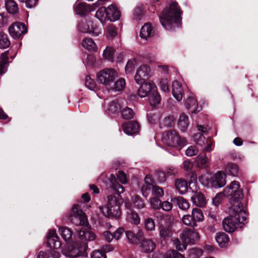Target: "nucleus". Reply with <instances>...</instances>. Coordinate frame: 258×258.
Returning a JSON list of instances; mask_svg holds the SVG:
<instances>
[{
	"instance_id": "41",
	"label": "nucleus",
	"mask_w": 258,
	"mask_h": 258,
	"mask_svg": "<svg viewBox=\"0 0 258 258\" xmlns=\"http://www.w3.org/2000/svg\"><path fill=\"white\" fill-rule=\"evenodd\" d=\"M144 15L143 6L141 5L137 6L133 11V19L136 21L142 20Z\"/></svg>"
},
{
	"instance_id": "50",
	"label": "nucleus",
	"mask_w": 258,
	"mask_h": 258,
	"mask_svg": "<svg viewBox=\"0 0 258 258\" xmlns=\"http://www.w3.org/2000/svg\"><path fill=\"white\" fill-rule=\"evenodd\" d=\"M182 222L184 224L192 227H195L197 226V224L196 223L192 216L190 215L183 216L182 217Z\"/></svg>"
},
{
	"instance_id": "11",
	"label": "nucleus",
	"mask_w": 258,
	"mask_h": 258,
	"mask_svg": "<svg viewBox=\"0 0 258 258\" xmlns=\"http://www.w3.org/2000/svg\"><path fill=\"white\" fill-rule=\"evenodd\" d=\"M69 220L76 225H84L87 222L86 216L78 205H75L69 215Z\"/></svg>"
},
{
	"instance_id": "60",
	"label": "nucleus",
	"mask_w": 258,
	"mask_h": 258,
	"mask_svg": "<svg viewBox=\"0 0 258 258\" xmlns=\"http://www.w3.org/2000/svg\"><path fill=\"white\" fill-rule=\"evenodd\" d=\"M225 197L223 191L219 192L213 199V203L215 206H218L222 202L223 197Z\"/></svg>"
},
{
	"instance_id": "17",
	"label": "nucleus",
	"mask_w": 258,
	"mask_h": 258,
	"mask_svg": "<svg viewBox=\"0 0 258 258\" xmlns=\"http://www.w3.org/2000/svg\"><path fill=\"white\" fill-rule=\"evenodd\" d=\"M95 9L94 5L90 6L85 3L75 4L74 6L75 13L81 16H84L88 13L94 11Z\"/></svg>"
},
{
	"instance_id": "51",
	"label": "nucleus",
	"mask_w": 258,
	"mask_h": 258,
	"mask_svg": "<svg viewBox=\"0 0 258 258\" xmlns=\"http://www.w3.org/2000/svg\"><path fill=\"white\" fill-rule=\"evenodd\" d=\"M150 205L151 208L154 210L161 209L162 201L157 197H152L149 200Z\"/></svg>"
},
{
	"instance_id": "29",
	"label": "nucleus",
	"mask_w": 258,
	"mask_h": 258,
	"mask_svg": "<svg viewBox=\"0 0 258 258\" xmlns=\"http://www.w3.org/2000/svg\"><path fill=\"white\" fill-rule=\"evenodd\" d=\"M171 202H175L179 208L183 211H186L189 208V204L188 201L182 197L178 196L171 198Z\"/></svg>"
},
{
	"instance_id": "18",
	"label": "nucleus",
	"mask_w": 258,
	"mask_h": 258,
	"mask_svg": "<svg viewBox=\"0 0 258 258\" xmlns=\"http://www.w3.org/2000/svg\"><path fill=\"white\" fill-rule=\"evenodd\" d=\"M100 211L106 217L118 218L121 215V211L119 207H100Z\"/></svg>"
},
{
	"instance_id": "56",
	"label": "nucleus",
	"mask_w": 258,
	"mask_h": 258,
	"mask_svg": "<svg viewBox=\"0 0 258 258\" xmlns=\"http://www.w3.org/2000/svg\"><path fill=\"white\" fill-rule=\"evenodd\" d=\"M153 186L154 185L144 184L141 188L143 196L145 198L147 197Z\"/></svg>"
},
{
	"instance_id": "10",
	"label": "nucleus",
	"mask_w": 258,
	"mask_h": 258,
	"mask_svg": "<svg viewBox=\"0 0 258 258\" xmlns=\"http://www.w3.org/2000/svg\"><path fill=\"white\" fill-rule=\"evenodd\" d=\"M117 72L112 68H105L97 74V82L109 88L115 79L118 77Z\"/></svg>"
},
{
	"instance_id": "30",
	"label": "nucleus",
	"mask_w": 258,
	"mask_h": 258,
	"mask_svg": "<svg viewBox=\"0 0 258 258\" xmlns=\"http://www.w3.org/2000/svg\"><path fill=\"white\" fill-rule=\"evenodd\" d=\"M117 28L112 24L108 25L105 29L104 35L108 40H113L118 35Z\"/></svg>"
},
{
	"instance_id": "63",
	"label": "nucleus",
	"mask_w": 258,
	"mask_h": 258,
	"mask_svg": "<svg viewBox=\"0 0 258 258\" xmlns=\"http://www.w3.org/2000/svg\"><path fill=\"white\" fill-rule=\"evenodd\" d=\"M91 258H106V256L105 253L97 250L92 253Z\"/></svg>"
},
{
	"instance_id": "8",
	"label": "nucleus",
	"mask_w": 258,
	"mask_h": 258,
	"mask_svg": "<svg viewBox=\"0 0 258 258\" xmlns=\"http://www.w3.org/2000/svg\"><path fill=\"white\" fill-rule=\"evenodd\" d=\"M154 216L157 218L159 225L160 237L163 239L170 238L172 236L173 231L168 217L159 212H156Z\"/></svg>"
},
{
	"instance_id": "14",
	"label": "nucleus",
	"mask_w": 258,
	"mask_h": 258,
	"mask_svg": "<svg viewBox=\"0 0 258 258\" xmlns=\"http://www.w3.org/2000/svg\"><path fill=\"white\" fill-rule=\"evenodd\" d=\"M10 35L14 39H19L27 32L26 25L20 22H16L12 24L9 28Z\"/></svg>"
},
{
	"instance_id": "2",
	"label": "nucleus",
	"mask_w": 258,
	"mask_h": 258,
	"mask_svg": "<svg viewBox=\"0 0 258 258\" xmlns=\"http://www.w3.org/2000/svg\"><path fill=\"white\" fill-rule=\"evenodd\" d=\"M230 216L223 221V226L225 231L233 232L246 220L247 214L244 208H238L236 206L230 208Z\"/></svg>"
},
{
	"instance_id": "9",
	"label": "nucleus",
	"mask_w": 258,
	"mask_h": 258,
	"mask_svg": "<svg viewBox=\"0 0 258 258\" xmlns=\"http://www.w3.org/2000/svg\"><path fill=\"white\" fill-rule=\"evenodd\" d=\"M162 142L168 146L181 148L186 145V140L179 136L178 133L174 130H169L163 134Z\"/></svg>"
},
{
	"instance_id": "19",
	"label": "nucleus",
	"mask_w": 258,
	"mask_h": 258,
	"mask_svg": "<svg viewBox=\"0 0 258 258\" xmlns=\"http://www.w3.org/2000/svg\"><path fill=\"white\" fill-rule=\"evenodd\" d=\"M141 85H142L138 89V94L141 98L148 97L153 90V86H156L155 84L151 81L147 83L145 82Z\"/></svg>"
},
{
	"instance_id": "44",
	"label": "nucleus",
	"mask_w": 258,
	"mask_h": 258,
	"mask_svg": "<svg viewBox=\"0 0 258 258\" xmlns=\"http://www.w3.org/2000/svg\"><path fill=\"white\" fill-rule=\"evenodd\" d=\"M225 171L227 173L233 176H236L239 173V168L236 164L229 163L227 164Z\"/></svg>"
},
{
	"instance_id": "23",
	"label": "nucleus",
	"mask_w": 258,
	"mask_h": 258,
	"mask_svg": "<svg viewBox=\"0 0 258 258\" xmlns=\"http://www.w3.org/2000/svg\"><path fill=\"white\" fill-rule=\"evenodd\" d=\"M193 195L191 197L192 203L196 206L203 207L206 204V200L204 195L199 191H193Z\"/></svg>"
},
{
	"instance_id": "5",
	"label": "nucleus",
	"mask_w": 258,
	"mask_h": 258,
	"mask_svg": "<svg viewBox=\"0 0 258 258\" xmlns=\"http://www.w3.org/2000/svg\"><path fill=\"white\" fill-rule=\"evenodd\" d=\"M225 178V174L222 171H219L212 176L208 173H206L199 177V181L204 186L209 188H219L226 184Z\"/></svg>"
},
{
	"instance_id": "38",
	"label": "nucleus",
	"mask_w": 258,
	"mask_h": 258,
	"mask_svg": "<svg viewBox=\"0 0 258 258\" xmlns=\"http://www.w3.org/2000/svg\"><path fill=\"white\" fill-rule=\"evenodd\" d=\"M120 109V105L118 101H112L109 102L105 107V111L108 114L117 112Z\"/></svg>"
},
{
	"instance_id": "36",
	"label": "nucleus",
	"mask_w": 258,
	"mask_h": 258,
	"mask_svg": "<svg viewBox=\"0 0 258 258\" xmlns=\"http://www.w3.org/2000/svg\"><path fill=\"white\" fill-rule=\"evenodd\" d=\"M175 187L180 194H183L185 193L187 190L188 183L182 179H178L175 181Z\"/></svg>"
},
{
	"instance_id": "6",
	"label": "nucleus",
	"mask_w": 258,
	"mask_h": 258,
	"mask_svg": "<svg viewBox=\"0 0 258 258\" xmlns=\"http://www.w3.org/2000/svg\"><path fill=\"white\" fill-rule=\"evenodd\" d=\"M180 237L182 240V243L177 238H173L172 242L175 248L181 251L186 248L187 244L195 243L200 239L199 233L190 229L184 230L180 234Z\"/></svg>"
},
{
	"instance_id": "54",
	"label": "nucleus",
	"mask_w": 258,
	"mask_h": 258,
	"mask_svg": "<svg viewBox=\"0 0 258 258\" xmlns=\"http://www.w3.org/2000/svg\"><path fill=\"white\" fill-rule=\"evenodd\" d=\"M145 227L147 230L153 231L155 229V224L153 219L148 218L145 220Z\"/></svg>"
},
{
	"instance_id": "47",
	"label": "nucleus",
	"mask_w": 258,
	"mask_h": 258,
	"mask_svg": "<svg viewBox=\"0 0 258 258\" xmlns=\"http://www.w3.org/2000/svg\"><path fill=\"white\" fill-rule=\"evenodd\" d=\"M10 41L7 35L3 32H0V48L5 49L10 45Z\"/></svg>"
},
{
	"instance_id": "26",
	"label": "nucleus",
	"mask_w": 258,
	"mask_h": 258,
	"mask_svg": "<svg viewBox=\"0 0 258 258\" xmlns=\"http://www.w3.org/2000/svg\"><path fill=\"white\" fill-rule=\"evenodd\" d=\"M154 31L152 25L147 23L143 26L141 29L140 36L144 39H147L153 35Z\"/></svg>"
},
{
	"instance_id": "21",
	"label": "nucleus",
	"mask_w": 258,
	"mask_h": 258,
	"mask_svg": "<svg viewBox=\"0 0 258 258\" xmlns=\"http://www.w3.org/2000/svg\"><path fill=\"white\" fill-rule=\"evenodd\" d=\"M78 237L81 242H86L88 241L94 240L96 239V235L94 232L90 230L82 228L78 231Z\"/></svg>"
},
{
	"instance_id": "46",
	"label": "nucleus",
	"mask_w": 258,
	"mask_h": 258,
	"mask_svg": "<svg viewBox=\"0 0 258 258\" xmlns=\"http://www.w3.org/2000/svg\"><path fill=\"white\" fill-rule=\"evenodd\" d=\"M114 53L115 51L113 48L107 46L103 51V56L105 59L111 61H113Z\"/></svg>"
},
{
	"instance_id": "58",
	"label": "nucleus",
	"mask_w": 258,
	"mask_h": 258,
	"mask_svg": "<svg viewBox=\"0 0 258 258\" xmlns=\"http://www.w3.org/2000/svg\"><path fill=\"white\" fill-rule=\"evenodd\" d=\"M199 152V149L195 146H190L185 150V154L187 156L191 157L196 155Z\"/></svg>"
},
{
	"instance_id": "40",
	"label": "nucleus",
	"mask_w": 258,
	"mask_h": 258,
	"mask_svg": "<svg viewBox=\"0 0 258 258\" xmlns=\"http://www.w3.org/2000/svg\"><path fill=\"white\" fill-rule=\"evenodd\" d=\"M5 4L8 12L12 14L18 12V7L16 3L13 0H6Z\"/></svg>"
},
{
	"instance_id": "33",
	"label": "nucleus",
	"mask_w": 258,
	"mask_h": 258,
	"mask_svg": "<svg viewBox=\"0 0 258 258\" xmlns=\"http://www.w3.org/2000/svg\"><path fill=\"white\" fill-rule=\"evenodd\" d=\"M59 232L63 239L67 243L72 242L73 232L70 228L66 227H61L59 228Z\"/></svg>"
},
{
	"instance_id": "37",
	"label": "nucleus",
	"mask_w": 258,
	"mask_h": 258,
	"mask_svg": "<svg viewBox=\"0 0 258 258\" xmlns=\"http://www.w3.org/2000/svg\"><path fill=\"white\" fill-rule=\"evenodd\" d=\"M125 86V81L123 78H119L111 85L109 89L115 91H120L123 90Z\"/></svg>"
},
{
	"instance_id": "25",
	"label": "nucleus",
	"mask_w": 258,
	"mask_h": 258,
	"mask_svg": "<svg viewBox=\"0 0 258 258\" xmlns=\"http://www.w3.org/2000/svg\"><path fill=\"white\" fill-rule=\"evenodd\" d=\"M148 101L153 107H155L160 104L161 101L160 95H159L156 86H153V90L148 97Z\"/></svg>"
},
{
	"instance_id": "3",
	"label": "nucleus",
	"mask_w": 258,
	"mask_h": 258,
	"mask_svg": "<svg viewBox=\"0 0 258 258\" xmlns=\"http://www.w3.org/2000/svg\"><path fill=\"white\" fill-rule=\"evenodd\" d=\"M225 197L230 199L231 207L236 206L238 208H244L241 201L243 200V190L240 188L239 183L236 181H232L223 190Z\"/></svg>"
},
{
	"instance_id": "12",
	"label": "nucleus",
	"mask_w": 258,
	"mask_h": 258,
	"mask_svg": "<svg viewBox=\"0 0 258 258\" xmlns=\"http://www.w3.org/2000/svg\"><path fill=\"white\" fill-rule=\"evenodd\" d=\"M78 30L83 33H87L96 37L102 33V29L92 22L84 21L78 24Z\"/></svg>"
},
{
	"instance_id": "49",
	"label": "nucleus",
	"mask_w": 258,
	"mask_h": 258,
	"mask_svg": "<svg viewBox=\"0 0 258 258\" xmlns=\"http://www.w3.org/2000/svg\"><path fill=\"white\" fill-rule=\"evenodd\" d=\"M122 117L125 119H130L133 118L134 112L132 109L128 107H124L121 111Z\"/></svg>"
},
{
	"instance_id": "52",
	"label": "nucleus",
	"mask_w": 258,
	"mask_h": 258,
	"mask_svg": "<svg viewBox=\"0 0 258 258\" xmlns=\"http://www.w3.org/2000/svg\"><path fill=\"white\" fill-rule=\"evenodd\" d=\"M188 256L189 258H199L203 254L202 250L198 248H191L187 251Z\"/></svg>"
},
{
	"instance_id": "45",
	"label": "nucleus",
	"mask_w": 258,
	"mask_h": 258,
	"mask_svg": "<svg viewBox=\"0 0 258 258\" xmlns=\"http://www.w3.org/2000/svg\"><path fill=\"white\" fill-rule=\"evenodd\" d=\"M191 216L196 223L202 222L204 220V215L202 210L198 208H194L192 210Z\"/></svg>"
},
{
	"instance_id": "1",
	"label": "nucleus",
	"mask_w": 258,
	"mask_h": 258,
	"mask_svg": "<svg viewBox=\"0 0 258 258\" xmlns=\"http://www.w3.org/2000/svg\"><path fill=\"white\" fill-rule=\"evenodd\" d=\"M182 13L178 4L175 2H172L160 14V21L165 29H174L181 25Z\"/></svg>"
},
{
	"instance_id": "31",
	"label": "nucleus",
	"mask_w": 258,
	"mask_h": 258,
	"mask_svg": "<svg viewBox=\"0 0 258 258\" xmlns=\"http://www.w3.org/2000/svg\"><path fill=\"white\" fill-rule=\"evenodd\" d=\"M82 46L89 51H96L97 46L94 40L90 38L86 37L82 42Z\"/></svg>"
},
{
	"instance_id": "13",
	"label": "nucleus",
	"mask_w": 258,
	"mask_h": 258,
	"mask_svg": "<svg viewBox=\"0 0 258 258\" xmlns=\"http://www.w3.org/2000/svg\"><path fill=\"white\" fill-rule=\"evenodd\" d=\"M87 248V243L73 242L69 247L68 255L72 258L84 255Z\"/></svg>"
},
{
	"instance_id": "4",
	"label": "nucleus",
	"mask_w": 258,
	"mask_h": 258,
	"mask_svg": "<svg viewBox=\"0 0 258 258\" xmlns=\"http://www.w3.org/2000/svg\"><path fill=\"white\" fill-rule=\"evenodd\" d=\"M47 244L51 249L47 252L41 251L39 252L37 258H59V253L55 250L60 246V242L58 240L56 231L50 230L47 235Z\"/></svg>"
},
{
	"instance_id": "42",
	"label": "nucleus",
	"mask_w": 258,
	"mask_h": 258,
	"mask_svg": "<svg viewBox=\"0 0 258 258\" xmlns=\"http://www.w3.org/2000/svg\"><path fill=\"white\" fill-rule=\"evenodd\" d=\"M133 207L137 210H140L145 207V204L143 200L138 196H135L132 198V203Z\"/></svg>"
},
{
	"instance_id": "64",
	"label": "nucleus",
	"mask_w": 258,
	"mask_h": 258,
	"mask_svg": "<svg viewBox=\"0 0 258 258\" xmlns=\"http://www.w3.org/2000/svg\"><path fill=\"white\" fill-rule=\"evenodd\" d=\"M169 258H184V256L175 250L168 251Z\"/></svg>"
},
{
	"instance_id": "28",
	"label": "nucleus",
	"mask_w": 258,
	"mask_h": 258,
	"mask_svg": "<svg viewBox=\"0 0 258 258\" xmlns=\"http://www.w3.org/2000/svg\"><path fill=\"white\" fill-rule=\"evenodd\" d=\"M140 243L142 250L145 252H151L156 247L155 243L152 240L146 239L144 238Z\"/></svg>"
},
{
	"instance_id": "20",
	"label": "nucleus",
	"mask_w": 258,
	"mask_h": 258,
	"mask_svg": "<svg viewBox=\"0 0 258 258\" xmlns=\"http://www.w3.org/2000/svg\"><path fill=\"white\" fill-rule=\"evenodd\" d=\"M125 235L130 242L134 244L139 243L144 236L143 232L141 230H138L136 234L131 231H127Z\"/></svg>"
},
{
	"instance_id": "43",
	"label": "nucleus",
	"mask_w": 258,
	"mask_h": 258,
	"mask_svg": "<svg viewBox=\"0 0 258 258\" xmlns=\"http://www.w3.org/2000/svg\"><path fill=\"white\" fill-rule=\"evenodd\" d=\"M185 106L187 109H192V112L196 113L195 109L197 107V102L194 96H190L186 99Z\"/></svg>"
},
{
	"instance_id": "34",
	"label": "nucleus",
	"mask_w": 258,
	"mask_h": 258,
	"mask_svg": "<svg viewBox=\"0 0 258 258\" xmlns=\"http://www.w3.org/2000/svg\"><path fill=\"white\" fill-rule=\"evenodd\" d=\"M120 194H117V196H109L107 197V203L106 207H119L120 208V205L122 203V201L121 199Z\"/></svg>"
},
{
	"instance_id": "15",
	"label": "nucleus",
	"mask_w": 258,
	"mask_h": 258,
	"mask_svg": "<svg viewBox=\"0 0 258 258\" xmlns=\"http://www.w3.org/2000/svg\"><path fill=\"white\" fill-rule=\"evenodd\" d=\"M150 69L148 66L143 64L138 69L135 76L137 83L141 84L145 83L150 77Z\"/></svg>"
},
{
	"instance_id": "57",
	"label": "nucleus",
	"mask_w": 258,
	"mask_h": 258,
	"mask_svg": "<svg viewBox=\"0 0 258 258\" xmlns=\"http://www.w3.org/2000/svg\"><path fill=\"white\" fill-rule=\"evenodd\" d=\"M85 86L90 90H93L96 86L95 82L90 76H86L85 78Z\"/></svg>"
},
{
	"instance_id": "24",
	"label": "nucleus",
	"mask_w": 258,
	"mask_h": 258,
	"mask_svg": "<svg viewBox=\"0 0 258 258\" xmlns=\"http://www.w3.org/2000/svg\"><path fill=\"white\" fill-rule=\"evenodd\" d=\"M196 166L200 169H206L210 166L209 159L205 153L200 154L195 159Z\"/></svg>"
},
{
	"instance_id": "55",
	"label": "nucleus",
	"mask_w": 258,
	"mask_h": 258,
	"mask_svg": "<svg viewBox=\"0 0 258 258\" xmlns=\"http://www.w3.org/2000/svg\"><path fill=\"white\" fill-rule=\"evenodd\" d=\"M175 118L173 115L168 116L164 118L162 124L166 127H171L174 124Z\"/></svg>"
},
{
	"instance_id": "53",
	"label": "nucleus",
	"mask_w": 258,
	"mask_h": 258,
	"mask_svg": "<svg viewBox=\"0 0 258 258\" xmlns=\"http://www.w3.org/2000/svg\"><path fill=\"white\" fill-rule=\"evenodd\" d=\"M194 140L198 145L201 147L207 142L205 137L201 133H197L195 135Z\"/></svg>"
},
{
	"instance_id": "16",
	"label": "nucleus",
	"mask_w": 258,
	"mask_h": 258,
	"mask_svg": "<svg viewBox=\"0 0 258 258\" xmlns=\"http://www.w3.org/2000/svg\"><path fill=\"white\" fill-rule=\"evenodd\" d=\"M124 206L127 209L130 210V212L127 213L126 221L133 224L138 225L140 223V218L138 214L132 210L133 206L131 203L129 201H125Z\"/></svg>"
},
{
	"instance_id": "32",
	"label": "nucleus",
	"mask_w": 258,
	"mask_h": 258,
	"mask_svg": "<svg viewBox=\"0 0 258 258\" xmlns=\"http://www.w3.org/2000/svg\"><path fill=\"white\" fill-rule=\"evenodd\" d=\"M109 179L110 182L111 187L116 192L117 194H121L124 191V187L118 183L114 174H110Z\"/></svg>"
},
{
	"instance_id": "59",
	"label": "nucleus",
	"mask_w": 258,
	"mask_h": 258,
	"mask_svg": "<svg viewBox=\"0 0 258 258\" xmlns=\"http://www.w3.org/2000/svg\"><path fill=\"white\" fill-rule=\"evenodd\" d=\"M152 194L157 197H162L164 196V190L158 186L154 185L152 190Z\"/></svg>"
},
{
	"instance_id": "48",
	"label": "nucleus",
	"mask_w": 258,
	"mask_h": 258,
	"mask_svg": "<svg viewBox=\"0 0 258 258\" xmlns=\"http://www.w3.org/2000/svg\"><path fill=\"white\" fill-rule=\"evenodd\" d=\"M137 64V61L135 58H133L128 60L125 68L126 74L132 73L134 71Z\"/></svg>"
},
{
	"instance_id": "7",
	"label": "nucleus",
	"mask_w": 258,
	"mask_h": 258,
	"mask_svg": "<svg viewBox=\"0 0 258 258\" xmlns=\"http://www.w3.org/2000/svg\"><path fill=\"white\" fill-rule=\"evenodd\" d=\"M120 15L118 8L115 5H111L107 8L104 7L100 8L96 13L95 17L104 25L107 20L111 22L118 20Z\"/></svg>"
},
{
	"instance_id": "61",
	"label": "nucleus",
	"mask_w": 258,
	"mask_h": 258,
	"mask_svg": "<svg viewBox=\"0 0 258 258\" xmlns=\"http://www.w3.org/2000/svg\"><path fill=\"white\" fill-rule=\"evenodd\" d=\"M173 205L171 202L168 201H164L162 202L161 205V209L166 212H169L172 209Z\"/></svg>"
},
{
	"instance_id": "22",
	"label": "nucleus",
	"mask_w": 258,
	"mask_h": 258,
	"mask_svg": "<svg viewBox=\"0 0 258 258\" xmlns=\"http://www.w3.org/2000/svg\"><path fill=\"white\" fill-rule=\"evenodd\" d=\"M122 128L125 134L127 135H133L138 132L139 125L136 121H130L123 123Z\"/></svg>"
},
{
	"instance_id": "35",
	"label": "nucleus",
	"mask_w": 258,
	"mask_h": 258,
	"mask_svg": "<svg viewBox=\"0 0 258 258\" xmlns=\"http://www.w3.org/2000/svg\"><path fill=\"white\" fill-rule=\"evenodd\" d=\"M217 242L221 247L227 246L229 242V237L228 235L225 233H218L215 237Z\"/></svg>"
},
{
	"instance_id": "39",
	"label": "nucleus",
	"mask_w": 258,
	"mask_h": 258,
	"mask_svg": "<svg viewBox=\"0 0 258 258\" xmlns=\"http://www.w3.org/2000/svg\"><path fill=\"white\" fill-rule=\"evenodd\" d=\"M188 126V116L184 113L180 115L178 121V126L182 132H185Z\"/></svg>"
},
{
	"instance_id": "62",
	"label": "nucleus",
	"mask_w": 258,
	"mask_h": 258,
	"mask_svg": "<svg viewBox=\"0 0 258 258\" xmlns=\"http://www.w3.org/2000/svg\"><path fill=\"white\" fill-rule=\"evenodd\" d=\"M192 167L193 163L189 159L184 160L181 165V167L187 171L190 170Z\"/></svg>"
},
{
	"instance_id": "27",
	"label": "nucleus",
	"mask_w": 258,
	"mask_h": 258,
	"mask_svg": "<svg viewBox=\"0 0 258 258\" xmlns=\"http://www.w3.org/2000/svg\"><path fill=\"white\" fill-rule=\"evenodd\" d=\"M172 92L174 97L178 101L182 100L183 97V89L181 84L177 81L173 82Z\"/></svg>"
}]
</instances>
